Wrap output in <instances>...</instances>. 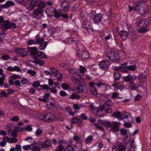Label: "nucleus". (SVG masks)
I'll return each instance as SVG.
<instances>
[{
	"mask_svg": "<svg viewBox=\"0 0 151 151\" xmlns=\"http://www.w3.org/2000/svg\"><path fill=\"white\" fill-rule=\"evenodd\" d=\"M135 6L136 11L142 15H144L147 12V7L144 5L141 6L139 2H136L134 3Z\"/></svg>",
	"mask_w": 151,
	"mask_h": 151,
	"instance_id": "nucleus-1",
	"label": "nucleus"
},
{
	"mask_svg": "<svg viewBox=\"0 0 151 151\" xmlns=\"http://www.w3.org/2000/svg\"><path fill=\"white\" fill-rule=\"evenodd\" d=\"M80 52L76 54L77 57L79 58L82 60H87L90 58V54L86 50H79Z\"/></svg>",
	"mask_w": 151,
	"mask_h": 151,
	"instance_id": "nucleus-2",
	"label": "nucleus"
},
{
	"mask_svg": "<svg viewBox=\"0 0 151 151\" xmlns=\"http://www.w3.org/2000/svg\"><path fill=\"white\" fill-rule=\"evenodd\" d=\"M106 56L111 60H118L119 58L117 53H115L114 51L111 50L107 52Z\"/></svg>",
	"mask_w": 151,
	"mask_h": 151,
	"instance_id": "nucleus-3",
	"label": "nucleus"
},
{
	"mask_svg": "<svg viewBox=\"0 0 151 151\" xmlns=\"http://www.w3.org/2000/svg\"><path fill=\"white\" fill-rule=\"evenodd\" d=\"M110 63L109 61L106 59L99 62L98 65L99 68L103 70H107L109 66Z\"/></svg>",
	"mask_w": 151,
	"mask_h": 151,
	"instance_id": "nucleus-4",
	"label": "nucleus"
},
{
	"mask_svg": "<svg viewBox=\"0 0 151 151\" xmlns=\"http://www.w3.org/2000/svg\"><path fill=\"white\" fill-rule=\"evenodd\" d=\"M41 117L42 118V119L45 120L46 122H51L55 119V117L52 114L48 113L46 114L41 115Z\"/></svg>",
	"mask_w": 151,
	"mask_h": 151,
	"instance_id": "nucleus-5",
	"label": "nucleus"
},
{
	"mask_svg": "<svg viewBox=\"0 0 151 151\" xmlns=\"http://www.w3.org/2000/svg\"><path fill=\"white\" fill-rule=\"evenodd\" d=\"M120 135L123 136L124 138L123 139V142L126 144H127L128 142H126V139L128 138L129 137L128 135L127 134V130L125 128H122L120 129Z\"/></svg>",
	"mask_w": 151,
	"mask_h": 151,
	"instance_id": "nucleus-6",
	"label": "nucleus"
},
{
	"mask_svg": "<svg viewBox=\"0 0 151 151\" xmlns=\"http://www.w3.org/2000/svg\"><path fill=\"white\" fill-rule=\"evenodd\" d=\"M100 108L107 113L112 111L111 106L107 103H104L103 105L100 106Z\"/></svg>",
	"mask_w": 151,
	"mask_h": 151,
	"instance_id": "nucleus-7",
	"label": "nucleus"
},
{
	"mask_svg": "<svg viewBox=\"0 0 151 151\" xmlns=\"http://www.w3.org/2000/svg\"><path fill=\"white\" fill-rule=\"evenodd\" d=\"M103 14L100 13L96 14L93 20V22L96 24H99L103 18Z\"/></svg>",
	"mask_w": 151,
	"mask_h": 151,
	"instance_id": "nucleus-8",
	"label": "nucleus"
},
{
	"mask_svg": "<svg viewBox=\"0 0 151 151\" xmlns=\"http://www.w3.org/2000/svg\"><path fill=\"white\" fill-rule=\"evenodd\" d=\"M73 91L75 93L80 94L83 91V86L80 84H78L76 87H75L73 88Z\"/></svg>",
	"mask_w": 151,
	"mask_h": 151,
	"instance_id": "nucleus-9",
	"label": "nucleus"
},
{
	"mask_svg": "<svg viewBox=\"0 0 151 151\" xmlns=\"http://www.w3.org/2000/svg\"><path fill=\"white\" fill-rule=\"evenodd\" d=\"M120 124L119 122H113L112 125L111 127V130L114 132H118L119 129V126Z\"/></svg>",
	"mask_w": 151,
	"mask_h": 151,
	"instance_id": "nucleus-10",
	"label": "nucleus"
},
{
	"mask_svg": "<svg viewBox=\"0 0 151 151\" xmlns=\"http://www.w3.org/2000/svg\"><path fill=\"white\" fill-rule=\"evenodd\" d=\"M118 34L123 41L125 40L129 35V33L127 31L123 30H121L118 32Z\"/></svg>",
	"mask_w": 151,
	"mask_h": 151,
	"instance_id": "nucleus-11",
	"label": "nucleus"
},
{
	"mask_svg": "<svg viewBox=\"0 0 151 151\" xmlns=\"http://www.w3.org/2000/svg\"><path fill=\"white\" fill-rule=\"evenodd\" d=\"M51 144V141L49 139L46 140L43 142L41 148L42 149L48 148L50 147Z\"/></svg>",
	"mask_w": 151,
	"mask_h": 151,
	"instance_id": "nucleus-12",
	"label": "nucleus"
},
{
	"mask_svg": "<svg viewBox=\"0 0 151 151\" xmlns=\"http://www.w3.org/2000/svg\"><path fill=\"white\" fill-rule=\"evenodd\" d=\"M52 13L53 14V15H50L49 14H47L48 16L49 17L53 16L55 18L57 19L60 17L61 14L58 12L56 9H54L52 11Z\"/></svg>",
	"mask_w": 151,
	"mask_h": 151,
	"instance_id": "nucleus-13",
	"label": "nucleus"
},
{
	"mask_svg": "<svg viewBox=\"0 0 151 151\" xmlns=\"http://www.w3.org/2000/svg\"><path fill=\"white\" fill-rule=\"evenodd\" d=\"M27 48L28 51L31 53L30 55L31 56H32L33 55H35L38 52L37 49L35 47H27Z\"/></svg>",
	"mask_w": 151,
	"mask_h": 151,
	"instance_id": "nucleus-14",
	"label": "nucleus"
},
{
	"mask_svg": "<svg viewBox=\"0 0 151 151\" xmlns=\"http://www.w3.org/2000/svg\"><path fill=\"white\" fill-rule=\"evenodd\" d=\"M123 115L124 116V118L128 119V122H129L132 123L133 120V119L131 114L126 111L123 112Z\"/></svg>",
	"mask_w": 151,
	"mask_h": 151,
	"instance_id": "nucleus-15",
	"label": "nucleus"
},
{
	"mask_svg": "<svg viewBox=\"0 0 151 151\" xmlns=\"http://www.w3.org/2000/svg\"><path fill=\"white\" fill-rule=\"evenodd\" d=\"M3 23V25L1 26V29L6 30L7 29H9L10 22L8 20H5Z\"/></svg>",
	"mask_w": 151,
	"mask_h": 151,
	"instance_id": "nucleus-16",
	"label": "nucleus"
},
{
	"mask_svg": "<svg viewBox=\"0 0 151 151\" xmlns=\"http://www.w3.org/2000/svg\"><path fill=\"white\" fill-rule=\"evenodd\" d=\"M43 9L38 8L34 10L33 12V13L34 14L35 16L37 17L43 14Z\"/></svg>",
	"mask_w": 151,
	"mask_h": 151,
	"instance_id": "nucleus-17",
	"label": "nucleus"
},
{
	"mask_svg": "<svg viewBox=\"0 0 151 151\" xmlns=\"http://www.w3.org/2000/svg\"><path fill=\"white\" fill-rule=\"evenodd\" d=\"M61 6L63 8V10L65 12L68 11L70 7L69 3L66 1H64L62 2Z\"/></svg>",
	"mask_w": 151,
	"mask_h": 151,
	"instance_id": "nucleus-18",
	"label": "nucleus"
},
{
	"mask_svg": "<svg viewBox=\"0 0 151 151\" xmlns=\"http://www.w3.org/2000/svg\"><path fill=\"white\" fill-rule=\"evenodd\" d=\"M151 21V17H150L147 19L142 20V25H141V27H146L150 23Z\"/></svg>",
	"mask_w": 151,
	"mask_h": 151,
	"instance_id": "nucleus-19",
	"label": "nucleus"
},
{
	"mask_svg": "<svg viewBox=\"0 0 151 151\" xmlns=\"http://www.w3.org/2000/svg\"><path fill=\"white\" fill-rule=\"evenodd\" d=\"M14 5V3L13 1H7L6 2L5 4H3V6L5 7V9H7Z\"/></svg>",
	"mask_w": 151,
	"mask_h": 151,
	"instance_id": "nucleus-20",
	"label": "nucleus"
},
{
	"mask_svg": "<svg viewBox=\"0 0 151 151\" xmlns=\"http://www.w3.org/2000/svg\"><path fill=\"white\" fill-rule=\"evenodd\" d=\"M113 116L115 117L118 118L119 119L122 120L124 119L119 111L115 112L114 113Z\"/></svg>",
	"mask_w": 151,
	"mask_h": 151,
	"instance_id": "nucleus-21",
	"label": "nucleus"
},
{
	"mask_svg": "<svg viewBox=\"0 0 151 151\" xmlns=\"http://www.w3.org/2000/svg\"><path fill=\"white\" fill-rule=\"evenodd\" d=\"M123 78L124 80L126 82L130 83L132 81H134L132 76L129 74L126 76H124Z\"/></svg>",
	"mask_w": 151,
	"mask_h": 151,
	"instance_id": "nucleus-22",
	"label": "nucleus"
},
{
	"mask_svg": "<svg viewBox=\"0 0 151 151\" xmlns=\"http://www.w3.org/2000/svg\"><path fill=\"white\" fill-rule=\"evenodd\" d=\"M79 67V70L78 72H79L80 73V76L82 77L84 73L87 70L85 67L82 65H80Z\"/></svg>",
	"mask_w": 151,
	"mask_h": 151,
	"instance_id": "nucleus-23",
	"label": "nucleus"
},
{
	"mask_svg": "<svg viewBox=\"0 0 151 151\" xmlns=\"http://www.w3.org/2000/svg\"><path fill=\"white\" fill-rule=\"evenodd\" d=\"M68 70L69 71V73L73 74L75 75H77L80 76V75L79 72H78L76 69H74L72 68H69L68 69Z\"/></svg>",
	"mask_w": 151,
	"mask_h": 151,
	"instance_id": "nucleus-24",
	"label": "nucleus"
},
{
	"mask_svg": "<svg viewBox=\"0 0 151 151\" xmlns=\"http://www.w3.org/2000/svg\"><path fill=\"white\" fill-rule=\"evenodd\" d=\"M48 44V42L45 41L41 44H40V45L38 47V49L40 50H43L45 49L47 46Z\"/></svg>",
	"mask_w": 151,
	"mask_h": 151,
	"instance_id": "nucleus-25",
	"label": "nucleus"
},
{
	"mask_svg": "<svg viewBox=\"0 0 151 151\" xmlns=\"http://www.w3.org/2000/svg\"><path fill=\"white\" fill-rule=\"evenodd\" d=\"M89 90L90 91V93L91 95L93 96H96L98 94L97 91L95 87L89 88Z\"/></svg>",
	"mask_w": 151,
	"mask_h": 151,
	"instance_id": "nucleus-26",
	"label": "nucleus"
},
{
	"mask_svg": "<svg viewBox=\"0 0 151 151\" xmlns=\"http://www.w3.org/2000/svg\"><path fill=\"white\" fill-rule=\"evenodd\" d=\"M100 99L106 101V102H111V101L110 100V99H108V96L107 95L105 96V95L102 94H100Z\"/></svg>",
	"mask_w": 151,
	"mask_h": 151,
	"instance_id": "nucleus-27",
	"label": "nucleus"
},
{
	"mask_svg": "<svg viewBox=\"0 0 151 151\" xmlns=\"http://www.w3.org/2000/svg\"><path fill=\"white\" fill-rule=\"evenodd\" d=\"M120 74L116 72L114 73V81L119 80L121 77Z\"/></svg>",
	"mask_w": 151,
	"mask_h": 151,
	"instance_id": "nucleus-28",
	"label": "nucleus"
},
{
	"mask_svg": "<svg viewBox=\"0 0 151 151\" xmlns=\"http://www.w3.org/2000/svg\"><path fill=\"white\" fill-rule=\"evenodd\" d=\"M37 1H38V0L37 1L32 0V1L30 5V9H33L35 8L37 5Z\"/></svg>",
	"mask_w": 151,
	"mask_h": 151,
	"instance_id": "nucleus-29",
	"label": "nucleus"
},
{
	"mask_svg": "<svg viewBox=\"0 0 151 151\" xmlns=\"http://www.w3.org/2000/svg\"><path fill=\"white\" fill-rule=\"evenodd\" d=\"M55 77L57 78L58 80L59 81H62V74L58 71L55 74H54Z\"/></svg>",
	"mask_w": 151,
	"mask_h": 151,
	"instance_id": "nucleus-30",
	"label": "nucleus"
},
{
	"mask_svg": "<svg viewBox=\"0 0 151 151\" xmlns=\"http://www.w3.org/2000/svg\"><path fill=\"white\" fill-rule=\"evenodd\" d=\"M80 96L74 93H72L70 95L69 98L71 99H79L80 98Z\"/></svg>",
	"mask_w": 151,
	"mask_h": 151,
	"instance_id": "nucleus-31",
	"label": "nucleus"
},
{
	"mask_svg": "<svg viewBox=\"0 0 151 151\" xmlns=\"http://www.w3.org/2000/svg\"><path fill=\"white\" fill-rule=\"evenodd\" d=\"M37 55L42 59L44 58H47L46 54L42 52L38 51V52L37 53Z\"/></svg>",
	"mask_w": 151,
	"mask_h": 151,
	"instance_id": "nucleus-32",
	"label": "nucleus"
},
{
	"mask_svg": "<svg viewBox=\"0 0 151 151\" xmlns=\"http://www.w3.org/2000/svg\"><path fill=\"white\" fill-rule=\"evenodd\" d=\"M34 62L35 63L38 64L40 65H42L44 64V62L43 60L39 58L38 59V58H37L36 59H35Z\"/></svg>",
	"mask_w": 151,
	"mask_h": 151,
	"instance_id": "nucleus-33",
	"label": "nucleus"
},
{
	"mask_svg": "<svg viewBox=\"0 0 151 151\" xmlns=\"http://www.w3.org/2000/svg\"><path fill=\"white\" fill-rule=\"evenodd\" d=\"M113 122H110L105 121L104 126L107 128H111Z\"/></svg>",
	"mask_w": 151,
	"mask_h": 151,
	"instance_id": "nucleus-34",
	"label": "nucleus"
},
{
	"mask_svg": "<svg viewBox=\"0 0 151 151\" xmlns=\"http://www.w3.org/2000/svg\"><path fill=\"white\" fill-rule=\"evenodd\" d=\"M94 125L97 129L102 131L103 132H104L105 130L102 126H100L97 123H94Z\"/></svg>",
	"mask_w": 151,
	"mask_h": 151,
	"instance_id": "nucleus-35",
	"label": "nucleus"
},
{
	"mask_svg": "<svg viewBox=\"0 0 151 151\" xmlns=\"http://www.w3.org/2000/svg\"><path fill=\"white\" fill-rule=\"evenodd\" d=\"M38 8L43 9L46 6V5L45 3L43 1H41L39 2L38 4Z\"/></svg>",
	"mask_w": 151,
	"mask_h": 151,
	"instance_id": "nucleus-36",
	"label": "nucleus"
},
{
	"mask_svg": "<svg viewBox=\"0 0 151 151\" xmlns=\"http://www.w3.org/2000/svg\"><path fill=\"white\" fill-rule=\"evenodd\" d=\"M137 68L136 66L134 65H130L128 66L126 68L128 69L129 70L134 71L135 70L136 68Z\"/></svg>",
	"mask_w": 151,
	"mask_h": 151,
	"instance_id": "nucleus-37",
	"label": "nucleus"
},
{
	"mask_svg": "<svg viewBox=\"0 0 151 151\" xmlns=\"http://www.w3.org/2000/svg\"><path fill=\"white\" fill-rule=\"evenodd\" d=\"M134 81H132L129 85V88L132 90L135 89L136 88V86L135 84L134 83Z\"/></svg>",
	"mask_w": 151,
	"mask_h": 151,
	"instance_id": "nucleus-38",
	"label": "nucleus"
},
{
	"mask_svg": "<svg viewBox=\"0 0 151 151\" xmlns=\"http://www.w3.org/2000/svg\"><path fill=\"white\" fill-rule=\"evenodd\" d=\"M36 39V44H40L41 43L44 42V39L42 37H39L37 38Z\"/></svg>",
	"mask_w": 151,
	"mask_h": 151,
	"instance_id": "nucleus-39",
	"label": "nucleus"
},
{
	"mask_svg": "<svg viewBox=\"0 0 151 151\" xmlns=\"http://www.w3.org/2000/svg\"><path fill=\"white\" fill-rule=\"evenodd\" d=\"M91 22L88 20H86L84 22L83 27L86 29L91 26Z\"/></svg>",
	"mask_w": 151,
	"mask_h": 151,
	"instance_id": "nucleus-40",
	"label": "nucleus"
},
{
	"mask_svg": "<svg viewBox=\"0 0 151 151\" xmlns=\"http://www.w3.org/2000/svg\"><path fill=\"white\" fill-rule=\"evenodd\" d=\"M145 27L140 28L138 30V32L141 33H144L148 30V29L145 28Z\"/></svg>",
	"mask_w": 151,
	"mask_h": 151,
	"instance_id": "nucleus-41",
	"label": "nucleus"
},
{
	"mask_svg": "<svg viewBox=\"0 0 151 151\" xmlns=\"http://www.w3.org/2000/svg\"><path fill=\"white\" fill-rule=\"evenodd\" d=\"M36 143L34 142L32 144L29 145H25L23 146L22 147V148L24 150H28L29 149H31V146H32L34 144H35Z\"/></svg>",
	"mask_w": 151,
	"mask_h": 151,
	"instance_id": "nucleus-42",
	"label": "nucleus"
},
{
	"mask_svg": "<svg viewBox=\"0 0 151 151\" xmlns=\"http://www.w3.org/2000/svg\"><path fill=\"white\" fill-rule=\"evenodd\" d=\"M41 85H40L39 82L38 81H34L33 83L32 84V86L33 87L36 88L39 86H40Z\"/></svg>",
	"mask_w": 151,
	"mask_h": 151,
	"instance_id": "nucleus-43",
	"label": "nucleus"
},
{
	"mask_svg": "<svg viewBox=\"0 0 151 151\" xmlns=\"http://www.w3.org/2000/svg\"><path fill=\"white\" fill-rule=\"evenodd\" d=\"M35 144H34L33 145V148L31 149L32 151H40V148L38 146H35Z\"/></svg>",
	"mask_w": 151,
	"mask_h": 151,
	"instance_id": "nucleus-44",
	"label": "nucleus"
},
{
	"mask_svg": "<svg viewBox=\"0 0 151 151\" xmlns=\"http://www.w3.org/2000/svg\"><path fill=\"white\" fill-rule=\"evenodd\" d=\"M93 137L91 136H89L87 138L86 140V143H91L92 141Z\"/></svg>",
	"mask_w": 151,
	"mask_h": 151,
	"instance_id": "nucleus-45",
	"label": "nucleus"
},
{
	"mask_svg": "<svg viewBox=\"0 0 151 151\" xmlns=\"http://www.w3.org/2000/svg\"><path fill=\"white\" fill-rule=\"evenodd\" d=\"M23 48H20L19 47H17L15 49L16 53L18 55H21V53H22V51H23Z\"/></svg>",
	"mask_w": 151,
	"mask_h": 151,
	"instance_id": "nucleus-46",
	"label": "nucleus"
},
{
	"mask_svg": "<svg viewBox=\"0 0 151 151\" xmlns=\"http://www.w3.org/2000/svg\"><path fill=\"white\" fill-rule=\"evenodd\" d=\"M127 147L123 145H121L119 146L118 147V150L119 151H125Z\"/></svg>",
	"mask_w": 151,
	"mask_h": 151,
	"instance_id": "nucleus-47",
	"label": "nucleus"
},
{
	"mask_svg": "<svg viewBox=\"0 0 151 151\" xmlns=\"http://www.w3.org/2000/svg\"><path fill=\"white\" fill-rule=\"evenodd\" d=\"M42 132L43 130H42L40 128H38L37 129L35 132V134L37 136L40 135L42 133Z\"/></svg>",
	"mask_w": 151,
	"mask_h": 151,
	"instance_id": "nucleus-48",
	"label": "nucleus"
},
{
	"mask_svg": "<svg viewBox=\"0 0 151 151\" xmlns=\"http://www.w3.org/2000/svg\"><path fill=\"white\" fill-rule=\"evenodd\" d=\"M14 129L16 130L17 132H21L24 130V127H21L18 126H16L14 127Z\"/></svg>",
	"mask_w": 151,
	"mask_h": 151,
	"instance_id": "nucleus-49",
	"label": "nucleus"
},
{
	"mask_svg": "<svg viewBox=\"0 0 151 151\" xmlns=\"http://www.w3.org/2000/svg\"><path fill=\"white\" fill-rule=\"evenodd\" d=\"M0 97H8V94H7L6 92L5 91H2L0 92Z\"/></svg>",
	"mask_w": 151,
	"mask_h": 151,
	"instance_id": "nucleus-50",
	"label": "nucleus"
},
{
	"mask_svg": "<svg viewBox=\"0 0 151 151\" xmlns=\"http://www.w3.org/2000/svg\"><path fill=\"white\" fill-rule=\"evenodd\" d=\"M40 87H41L43 89L46 90L47 91L50 90V87L46 84L41 85V86H40Z\"/></svg>",
	"mask_w": 151,
	"mask_h": 151,
	"instance_id": "nucleus-51",
	"label": "nucleus"
},
{
	"mask_svg": "<svg viewBox=\"0 0 151 151\" xmlns=\"http://www.w3.org/2000/svg\"><path fill=\"white\" fill-rule=\"evenodd\" d=\"M61 87L64 90H67L69 88V87L68 85L65 83L62 84Z\"/></svg>",
	"mask_w": 151,
	"mask_h": 151,
	"instance_id": "nucleus-52",
	"label": "nucleus"
},
{
	"mask_svg": "<svg viewBox=\"0 0 151 151\" xmlns=\"http://www.w3.org/2000/svg\"><path fill=\"white\" fill-rule=\"evenodd\" d=\"M119 95V93L116 92L113 93L111 96V98L112 99H114L117 97Z\"/></svg>",
	"mask_w": 151,
	"mask_h": 151,
	"instance_id": "nucleus-53",
	"label": "nucleus"
},
{
	"mask_svg": "<svg viewBox=\"0 0 151 151\" xmlns=\"http://www.w3.org/2000/svg\"><path fill=\"white\" fill-rule=\"evenodd\" d=\"M137 37V34L134 33H132L130 35V38L132 40H134L136 39Z\"/></svg>",
	"mask_w": 151,
	"mask_h": 151,
	"instance_id": "nucleus-54",
	"label": "nucleus"
},
{
	"mask_svg": "<svg viewBox=\"0 0 151 151\" xmlns=\"http://www.w3.org/2000/svg\"><path fill=\"white\" fill-rule=\"evenodd\" d=\"M27 73L29 74L30 75H31V76H34L36 73V72L34 71H32L31 70H28L27 72Z\"/></svg>",
	"mask_w": 151,
	"mask_h": 151,
	"instance_id": "nucleus-55",
	"label": "nucleus"
},
{
	"mask_svg": "<svg viewBox=\"0 0 151 151\" xmlns=\"http://www.w3.org/2000/svg\"><path fill=\"white\" fill-rule=\"evenodd\" d=\"M64 150V147L62 145H60L58 147V148H56L55 151H62Z\"/></svg>",
	"mask_w": 151,
	"mask_h": 151,
	"instance_id": "nucleus-56",
	"label": "nucleus"
},
{
	"mask_svg": "<svg viewBox=\"0 0 151 151\" xmlns=\"http://www.w3.org/2000/svg\"><path fill=\"white\" fill-rule=\"evenodd\" d=\"M130 122H125L124 124V126L125 127L129 128L132 127V125L130 123Z\"/></svg>",
	"mask_w": 151,
	"mask_h": 151,
	"instance_id": "nucleus-57",
	"label": "nucleus"
},
{
	"mask_svg": "<svg viewBox=\"0 0 151 151\" xmlns=\"http://www.w3.org/2000/svg\"><path fill=\"white\" fill-rule=\"evenodd\" d=\"M79 117L82 119L84 120H87L88 118L87 116L84 114H82L79 116Z\"/></svg>",
	"mask_w": 151,
	"mask_h": 151,
	"instance_id": "nucleus-58",
	"label": "nucleus"
},
{
	"mask_svg": "<svg viewBox=\"0 0 151 151\" xmlns=\"http://www.w3.org/2000/svg\"><path fill=\"white\" fill-rule=\"evenodd\" d=\"M79 119L77 117H74L71 119V122L73 124H75L78 122Z\"/></svg>",
	"mask_w": 151,
	"mask_h": 151,
	"instance_id": "nucleus-59",
	"label": "nucleus"
},
{
	"mask_svg": "<svg viewBox=\"0 0 151 151\" xmlns=\"http://www.w3.org/2000/svg\"><path fill=\"white\" fill-rule=\"evenodd\" d=\"M17 27V25L14 23H10V24L9 29H14Z\"/></svg>",
	"mask_w": 151,
	"mask_h": 151,
	"instance_id": "nucleus-60",
	"label": "nucleus"
},
{
	"mask_svg": "<svg viewBox=\"0 0 151 151\" xmlns=\"http://www.w3.org/2000/svg\"><path fill=\"white\" fill-rule=\"evenodd\" d=\"M25 48H23V51H22V53H21V56H22V57L24 56H26L28 55L27 52L25 50Z\"/></svg>",
	"mask_w": 151,
	"mask_h": 151,
	"instance_id": "nucleus-61",
	"label": "nucleus"
},
{
	"mask_svg": "<svg viewBox=\"0 0 151 151\" xmlns=\"http://www.w3.org/2000/svg\"><path fill=\"white\" fill-rule=\"evenodd\" d=\"M5 79V77L4 76H2L0 78V86L3 85Z\"/></svg>",
	"mask_w": 151,
	"mask_h": 151,
	"instance_id": "nucleus-62",
	"label": "nucleus"
},
{
	"mask_svg": "<svg viewBox=\"0 0 151 151\" xmlns=\"http://www.w3.org/2000/svg\"><path fill=\"white\" fill-rule=\"evenodd\" d=\"M29 81L25 78L23 77L21 80V83L22 84H24L27 83Z\"/></svg>",
	"mask_w": 151,
	"mask_h": 151,
	"instance_id": "nucleus-63",
	"label": "nucleus"
},
{
	"mask_svg": "<svg viewBox=\"0 0 151 151\" xmlns=\"http://www.w3.org/2000/svg\"><path fill=\"white\" fill-rule=\"evenodd\" d=\"M72 146L70 145H68V146L64 149V151H71V150Z\"/></svg>",
	"mask_w": 151,
	"mask_h": 151,
	"instance_id": "nucleus-64",
	"label": "nucleus"
}]
</instances>
